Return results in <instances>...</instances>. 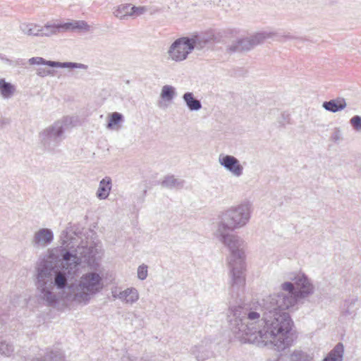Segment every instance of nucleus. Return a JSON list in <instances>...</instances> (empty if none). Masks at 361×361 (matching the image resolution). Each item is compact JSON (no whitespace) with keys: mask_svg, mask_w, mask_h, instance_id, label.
<instances>
[{"mask_svg":"<svg viewBox=\"0 0 361 361\" xmlns=\"http://www.w3.org/2000/svg\"><path fill=\"white\" fill-rule=\"evenodd\" d=\"M189 40L192 47V50H202L211 43L212 39L204 35H196L192 37H189Z\"/></svg>","mask_w":361,"mask_h":361,"instance_id":"412c9836","label":"nucleus"},{"mask_svg":"<svg viewBox=\"0 0 361 361\" xmlns=\"http://www.w3.org/2000/svg\"><path fill=\"white\" fill-rule=\"evenodd\" d=\"M148 271L147 266L142 264L137 268V277L139 279L143 281L147 277Z\"/></svg>","mask_w":361,"mask_h":361,"instance_id":"72a5a7b5","label":"nucleus"},{"mask_svg":"<svg viewBox=\"0 0 361 361\" xmlns=\"http://www.w3.org/2000/svg\"><path fill=\"white\" fill-rule=\"evenodd\" d=\"M11 119L7 118H0V129L4 128L6 126L10 125Z\"/></svg>","mask_w":361,"mask_h":361,"instance_id":"c9c22d12","label":"nucleus"},{"mask_svg":"<svg viewBox=\"0 0 361 361\" xmlns=\"http://www.w3.org/2000/svg\"><path fill=\"white\" fill-rule=\"evenodd\" d=\"M286 37H287L288 39H292V38H293V37H292L291 36H290V35H287V36H286Z\"/></svg>","mask_w":361,"mask_h":361,"instance_id":"58836bf2","label":"nucleus"},{"mask_svg":"<svg viewBox=\"0 0 361 361\" xmlns=\"http://www.w3.org/2000/svg\"><path fill=\"white\" fill-rule=\"evenodd\" d=\"M71 122L72 118L65 117L62 120L54 122L41 132L39 138L43 146L48 150H54L64 139V127Z\"/></svg>","mask_w":361,"mask_h":361,"instance_id":"423d86ee","label":"nucleus"},{"mask_svg":"<svg viewBox=\"0 0 361 361\" xmlns=\"http://www.w3.org/2000/svg\"><path fill=\"white\" fill-rule=\"evenodd\" d=\"M176 94L175 87L171 85H166L162 87L160 97L163 100L171 102L175 97Z\"/></svg>","mask_w":361,"mask_h":361,"instance_id":"393cba45","label":"nucleus"},{"mask_svg":"<svg viewBox=\"0 0 361 361\" xmlns=\"http://www.w3.org/2000/svg\"><path fill=\"white\" fill-rule=\"evenodd\" d=\"M344 346L342 343H337L322 361H343Z\"/></svg>","mask_w":361,"mask_h":361,"instance_id":"f3484780","label":"nucleus"},{"mask_svg":"<svg viewBox=\"0 0 361 361\" xmlns=\"http://www.w3.org/2000/svg\"><path fill=\"white\" fill-rule=\"evenodd\" d=\"M330 139L334 143H339L343 140V133L340 128L336 127L333 129Z\"/></svg>","mask_w":361,"mask_h":361,"instance_id":"7c9ffc66","label":"nucleus"},{"mask_svg":"<svg viewBox=\"0 0 361 361\" xmlns=\"http://www.w3.org/2000/svg\"><path fill=\"white\" fill-rule=\"evenodd\" d=\"M131 12H132V16H135V17H137V16H140L144 13H145L147 11H148V8L146 6H131Z\"/></svg>","mask_w":361,"mask_h":361,"instance_id":"473e14b6","label":"nucleus"},{"mask_svg":"<svg viewBox=\"0 0 361 361\" xmlns=\"http://www.w3.org/2000/svg\"><path fill=\"white\" fill-rule=\"evenodd\" d=\"M111 293L114 299H118L127 305H134L140 298L139 292L134 287H129L123 290H118L116 288L111 291Z\"/></svg>","mask_w":361,"mask_h":361,"instance_id":"9d476101","label":"nucleus"},{"mask_svg":"<svg viewBox=\"0 0 361 361\" xmlns=\"http://www.w3.org/2000/svg\"><path fill=\"white\" fill-rule=\"evenodd\" d=\"M190 352L197 361H204L213 355L211 345L204 341L192 347Z\"/></svg>","mask_w":361,"mask_h":361,"instance_id":"4468645a","label":"nucleus"},{"mask_svg":"<svg viewBox=\"0 0 361 361\" xmlns=\"http://www.w3.org/2000/svg\"><path fill=\"white\" fill-rule=\"evenodd\" d=\"M112 188V180L109 176H106L99 181L96 197L104 200L108 198Z\"/></svg>","mask_w":361,"mask_h":361,"instance_id":"2eb2a0df","label":"nucleus"},{"mask_svg":"<svg viewBox=\"0 0 361 361\" xmlns=\"http://www.w3.org/2000/svg\"><path fill=\"white\" fill-rule=\"evenodd\" d=\"M131 5L125 4L117 7L114 11V16L119 19H125L128 16H132Z\"/></svg>","mask_w":361,"mask_h":361,"instance_id":"bb28decb","label":"nucleus"},{"mask_svg":"<svg viewBox=\"0 0 361 361\" xmlns=\"http://www.w3.org/2000/svg\"><path fill=\"white\" fill-rule=\"evenodd\" d=\"M16 91V86L11 82H6L4 78H0V94L5 99L11 98Z\"/></svg>","mask_w":361,"mask_h":361,"instance_id":"a211bd4d","label":"nucleus"},{"mask_svg":"<svg viewBox=\"0 0 361 361\" xmlns=\"http://www.w3.org/2000/svg\"><path fill=\"white\" fill-rule=\"evenodd\" d=\"M189 37H180L176 39L167 51L169 59L175 62L185 61L192 51Z\"/></svg>","mask_w":361,"mask_h":361,"instance_id":"6e6552de","label":"nucleus"},{"mask_svg":"<svg viewBox=\"0 0 361 361\" xmlns=\"http://www.w3.org/2000/svg\"><path fill=\"white\" fill-rule=\"evenodd\" d=\"M0 59H3V54L0 53Z\"/></svg>","mask_w":361,"mask_h":361,"instance_id":"ea45409f","label":"nucleus"},{"mask_svg":"<svg viewBox=\"0 0 361 361\" xmlns=\"http://www.w3.org/2000/svg\"><path fill=\"white\" fill-rule=\"evenodd\" d=\"M63 29L65 30H88L90 26L84 20H74L73 22L66 23L62 24Z\"/></svg>","mask_w":361,"mask_h":361,"instance_id":"a878e982","label":"nucleus"},{"mask_svg":"<svg viewBox=\"0 0 361 361\" xmlns=\"http://www.w3.org/2000/svg\"><path fill=\"white\" fill-rule=\"evenodd\" d=\"M219 163L235 177L238 178L243 173V166L234 156L221 154L219 157Z\"/></svg>","mask_w":361,"mask_h":361,"instance_id":"1a4fd4ad","label":"nucleus"},{"mask_svg":"<svg viewBox=\"0 0 361 361\" xmlns=\"http://www.w3.org/2000/svg\"><path fill=\"white\" fill-rule=\"evenodd\" d=\"M346 106L347 104L345 99L341 97H338L336 99L324 102L322 103V107L325 110L332 113H336L338 111H342L346 107Z\"/></svg>","mask_w":361,"mask_h":361,"instance_id":"dca6fc26","label":"nucleus"},{"mask_svg":"<svg viewBox=\"0 0 361 361\" xmlns=\"http://www.w3.org/2000/svg\"><path fill=\"white\" fill-rule=\"evenodd\" d=\"M23 33L29 36L41 37V26L32 23H23L20 25Z\"/></svg>","mask_w":361,"mask_h":361,"instance_id":"aec40b11","label":"nucleus"},{"mask_svg":"<svg viewBox=\"0 0 361 361\" xmlns=\"http://www.w3.org/2000/svg\"><path fill=\"white\" fill-rule=\"evenodd\" d=\"M30 65H46L52 68H85L84 64L74 63V62H59L53 61H47L42 57L36 56L32 57L28 60Z\"/></svg>","mask_w":361,"mask_h":361,"instance_id":"9b49d317","label":"nucleus"},{"mask_svg":"<svg viewBox=\"0 0 361 361\" xmlns=\"http://www.w3.org/2000/svg\"><path fill=\"white\" fill-rule=\"evenodd\" d=\"M53 240V231L49 228H42L35 232L31 244L35 248H44L51 244Z\"/></svg>","mask_w":361,"mask_h":361,"instance_id":"f8f14e48","label":"nucleus"},{"mask_svg":"<svg viewBox=\"0 0 361 361\" xmlns=\"http://www.w3.org/2000/svg\"><path fill=\"white\" fill-rule=\"evenodd\" d=\"M184 183L183 180L176 178L174 176H167L162 180L161 186L168 189H180Z\"/></svg>","mask_w":361,"mask_h":361,"instance_id":"4be33fe9","label":"nucleus"},{"mask_svg":"<svg viewBox=\"0 0 361 361\" xmlns=\"http://www.w3.org/2000/svg\"><path fill=\"white\" fill-rule=\"evenodd\" d=\"M14 345L11 341L6 340L0 341V354L5 357H10L14 352Z\"/></svg>","mask_w":361,"mask_h":361,"instance_id":"cd10ccee","label":"nucleus"},{"mask_svg":"<svg viewBox=\"0 0 361 361\" xmlns=\"http://www.w3.org/2000/svg\"><path fill=\"white\" fill-rule=\"evenodd\" d=\"M32 361H65V360L63 353L60 350H49L43 357L35 358Z\"/></svg>","mask_w":361,"mask_h":361,"instance_id":"b1692460","label":"nucleus"},{"mask_svg":"<svg viewBox=\"0 0 361 361\" xmlns=\"http://www.w3.org/2000/svg\"><path fill=\"white\" fill-rule=\"evenodd\" d=\"M183 99L190 111H199L202 109L201 102L194 97L192 92H188L183 94Z\"/></svg>","mask_w":361,"mask_h":361,"instance_id":"6ab92c4d","label":"nucleus"},{"mask_svg":"<svg viewBox=\"0 0 361 361\" xmlns=\"http://www.w3.org/2000/svg\"><path fill=\"white\" fill-rule=\"evenodd\" d=\"M159 106L162 107V102H159Z\"/></svg>","mask_w":361,"mask_h":361,"instance_id":"4c0bfd02","label":"nucleus"},{"mask_svg":"<svg viewBox=\"0 0 361 361\" xmlns=\"http://www.w3.org/2000/svg\"><path fill=\"white\" fill-rule=\"evenodd\" d=\"M230 232L231 231L214 229V235L230 252L228 257L231 279L229 293L233 299H237L243 293L245 286V252L243 250L245 241L238 235Z\"/></svg>","mask_w":361,"mask_h":361,"instance_id":"7ed1b4c3","label":"nucleus"},{"mask_svg":"<svg viewBox=\"0 0 361 361\" xmlns=\"http://www.w3.org/2000/svg\"><path fill=\"white\" fill-rule=\"evenodd\" d=\"M1 60L3 61L4 63H8L9 65L13 64V61L11 59L6 58L4 55H3V59H1Z\"/></svg>","mask_w":361,"mask_h":361,"instance_id":"e433bc0d","label":"nucleus"},{"mask_svg":"<svg viewBox=\"0 0 361 361\" xmlns=\"http://www.w3.org/2000/svg\"><path fill=\"white\" fill-rule=\"evenodd\" d=\"M276 32H261L249 37L239 39L233 42L227 48L231 53L249 51L255 46L262 43L265 39L278 37Z\"/></svg>","mask_w":361,"mask_h":361,"instance_id":"0eeeda50","label":"nucleus"},{"mask_svg":"<svg viewBox=\"0 0 361 361\" xmlns=\"http://www.w3.org/2000/svg\"><path fill=\"white\" fill-rule=\"evenodd\" d=\"M267 361H313V356L306 351L295 349L288 353L281 355L276 360Z\"/></svg>","mask_w":361,"mask_h":361,"instance_id":"ddd939ff","label":"nucleus"},{"mask_svg":"<svg viewBox=\"0 0 361 361\" xmlns=\"http://www.w3.org/2000/svg\"><path fill=\"white\" fill-rule=\"evenodd\" d=\"M104 288L102 276L90 271L82 275L75 283H71L66 294V300L78 304H87L91 298Z\"/></svg>","mask_w":361,"mask_h":361,"instance_id":"20e7f679","label":"nucleus"},{"mask_svg":"<svg viewBox=\"0 0 361 361\" xmlns=\"http://www.w3.org/2000/svg\"><path fill=\"white\" fill-rule=\"evenodd\" d=\"M357 301L358 298L357 296L349 298L348 299L345 300L343 307L345 314H351L354 312V311L351 310V309L355 306Z\"/></svg>","mask_w":361,"mask_h":361,"instance_id":"c756f323","label":"nucleus"},{"mask_svg":"<svg viewBox=\"0 0 361 361\" xmlns=\"http://www.w3.org/2000/svg\"><path fill=\"white\" fill-rule=\"evenodd\" d=\"M350 123L356 131H361V116H354L350 119Z\"/></svg>","mask_w":361,"mask_h":361,"instance_id":"2f4dec72","label":"nucleus"},{"mask_svg":"<svg viewBox=\"0 0 361 361\" xmlns=\"http://www.w3.org/2000/svg\"><path fill=\"white\" fill-rule=\"evenodd\" d=\"M63 29L62 24L47 23L44 26H41V37H50L58 33Z\"/></svg>","mask_w":361,"mask_h":361,"instance_id":"5701e85b","label":"nucleus"},{"mask_svg":"<svg viewBox=\"0 0 361 361\" xmlns=\"http://www.w3.org/2000/svg\"><path fill=\"white\" fill-rule=\"evenodd\" d=\"M123 120V116L118 112H114L109 115V120L107 123V128L114 129L115 126L118 125Z\"/></svg>","mask_w":361,"mask_h":361,"instance_id":"c85d7f7f","label":"nucleus"},{"mask_svg":"<svg viewBox=\"0 0 361 361\" xmlns=\"http://www.w3.org/2000/svg\"><path fill=\"white\" fill-rule=\"evenodd\" d=\"M252 212V204L243 201L219 212L215 229L234 231L244 228L250 221Z\"/></svg>","mask_w":361,"mask_h":361,"instance_id":"39448f33","label":"nucleus"},{"mask_svg":"<svg viewBox=\"0 0 361 361\" xmlns=\"http://www.w3.org/2000/svg\"><path fill=\"white\" fill-rule=\"evenodd\" d=\"M281 291L264 298L260 307L230 305L227 320L234 337L241 343L259 347L273 345L279 351L290 346L292 320L286 312L298 309L300 301L314 292V286L302 273L290 277Z\"/></svg>","mask_w":361,"mask_h":361,"instance_id":"f257e3e1","label":"nucleus"},{"mask_svg":"<svg viewBox=\"0 0 361 361\" xmlns=\"http://www.w3.org/2000/svg\"><path fill=\"white\" fill-rule=\"evenodd\" d=\"M71 226H67L60 235L61 246L49 252V254L38 259L35 266L36 287L38 299L47 306L55 307L59 297L53 290H66L65 298L68 292V279L76 275L82 262L91 264L99 253L95 245H77L75 237L70 235Z\"/></svg>","mask_w":361,"mask_h":361,"instance_id":"f03ea898","label":"nucleus"},{"mask_svg":"<svg viewBox=\"0 0 361 361\" xmlns=\"http://www.w3.org/2000/svg\"><path fill=\"white\" fill-rule=\"evenodd\" d=\"M53 73L51 70H47L45 68H39L37 69L36 74L39 77H45L49 75H51Z\"/></svg>","mask_w":361,"mask_h":361,"instance_id":"f704fd0d","label":"nucleus"}]
</instances>
